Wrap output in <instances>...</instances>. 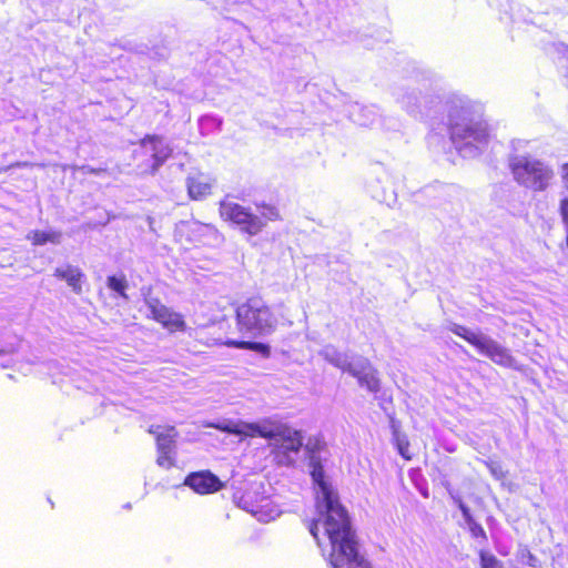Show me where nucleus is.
<instances>
[{
	"label": "nucleus",
	"instance_id": "nucleus-1",
	"mask_svg": "<svg viewBox=\"0 0 568 568\" xmlns=\"http://www.w3.org/2000/svg\"><path fill=\"white\" fill-rule=\"evenodd\" d=\"M317 446L318 442L312 447L311 440L305 445V449L311 453L317 509V517L310 524L308 530L323 554L326 549L323 547L321 534L327 540V556L332 568H371V562L359 551L346 509L339 504L336 493L325 481L323 468L315 463Z\"/></svg>",
	"mask_w": 568,
	"mask_h": 568
},
{
	"label": "nucleus",
	"instance_id": "nucleus-2",
	"mask_svg": "<svg viewBox=\"0 0 568 568\" xmlns=\"http://www.w3.org/2000/svg\"><path fill=\"white\" fill-rule=\"evenodd\" d=\"M448 131L452 143L463 158H475L489 141V130L483 119V105L464 95L446 101Z\"/></svg>",
	"mask_w": 568,
	"mask_h": 568
},
{
	"label": "nucleus",
	"instance_id": "nucleus-3",
	"mask_svg": "<svg viewBox=\"0 0 568 568\" xmlns=\"http://www.w3.org/2000/svg\"><path fill=\"white\" fill-rule=\"evenodd\" d=\"M215 427L237 436H260L268 439L272 453L281 465H292L304 445L300 430L274 419H264L260 423L225 420Z\"/></svg>",
	"mask_w": 568,
	"mask_h": 568
},
{
	"label": "nucleus",
	"instance_id": "nucleus-4",
	"mask_svg": "<svg viewBox=\"0 0 568 568\" xmlns=\"http://www.w3.org/2000/svg\"><path fill=\"white\" fill-rule=\"evenodd\" d=\"M236 322L240 332L260 338L275 332L278 320L263 298L251 297L237 306Z\"/></svg>",
	"mask_w": 568,
	"mask_h": 568
},
{
	"label": "nucleus",
	"instance_id": "nucleus-5",
	"mask_svg": "<svg viewBox=\"0 0 568 568\" xmlns=\"http://www.w3.org/2000/svg\"><path fill=\"white\" fill-rule=\"evenodd\" d=\"M508 162L515 181L534 192L545 191L554 179L552 169L531 155L513 154Z\"/></svg>",
	"mask_w": 568,
	"mask_h": 568
},
{
	"label": "nucleus",
	"instance_id": "nucleus-6",
	"mask_svg": "<svg viewBox=\"0 0 568 568\" xmlns=\"http://www.w3.org/2000/svg\"><path fill=\"white\" fill-rule=\"evenodd\" d=\"M220 214L223 220L233 222L241 230L250 235L258 234L265 226V222L256 214H253L241 204L222 201L220 204Z\"/></svg>",
	"mask_w": 568,
	"mask_h": 568
},
{
	"label": "nucleus",
	"instance_id": "nucleus-7",
	"mask_svg": "<svg viewBox=\"0 0 568 568\" xmlns=\"http://www.w3.org/2000/svg\"><path fill=\"white\" fill-rule=\"evenodd\" d=\"M261 486H252L240 499V506L251 513L257 520L268 523L276 519L281 510L268 497L257 498Z\"/></svg>",
	"mask_w": 568,
	"mask_h": 568
},
{
	"label": "nucleus",
	"instance_id": "nucleus-8",
	"mask_svg": "<svg viewBox=\"0 0 568 568\" xmlns=\"http://www.w3.org/2000/svg\"><path fill=\"white\" fill-rule=\"evenodd\" d=\"M396 99L402 108L414 116L429 113L440 102L438 95L422 94L418 89H402L396 93Z\"/></svg>",
	"mask_w": 568,
	"mask_h": 568
},
{
	"label": "nucleus",
	"instance_id": "nucleus-9",
	"mask_svg": "<svg viewBox=\"0 0 568 568\" xmlns=\"http://www.w3.org/2000/svg\"><path fill=\"white\" fill-rule=\"evenodd\" d=\"M141 148L152 159L151 173L154 174L160 166L171 156L173 149L170 143L161 136L148 135L141 141Z\"/></svg>",
	"mask_w": 568,
	"mask_h": 568
},
{
	"label": "nucleus",
	"instance_id": "nucleus-10",
	"mask_svg": "<svg viewBox=\"0 0 568 568\" xmlns=\"http://www.w3.org/2000/svg\"><path fill=\"white\" fill-rule=\"evenodd\" d=\"M149 313L153 320L170 332L183 331L185 323L179 313L171 311L156 298L145 300Z\"/></svg>",
	"mask_w": 568,
	"mask_h": 568
},
{
	"label": "nucleus",
	"instance_id": "nucleus-11",
	"mask_svg": "<svg viewBox=\"0 0 568 568\" xmlns=\"http://www.w3.org/2000/svg\"><path fill=\"white\" fill-rule=\"evenodd\" d=\"M475 347L497 365L511 367L515 363L510 352L486 334H481Z\"/></svg>",
	"mask_w": 568,
	"mask_h": 568
},
{
	"label": "nucleus",
	"instance_id": "nucleus-12",
	"mask_svg": "<svg viewBox=\"0 0 568 568\" xmlns=\"http://www.w3.org/2000/svg\"><path fill=\"white\" fill-rule=\"evenodd\" d=\"M349 374L356 377L359 386L365 387L368 392L377 393L379 390L381 382L377 376V371L367 358L355 356Z\"/></svg>",
	"mask_w": 568,
	"mask_h": 568
},
{
	"label": "nucleus",
	"instance_id": "nucleus-13",
	"mask_svg": "<svg viewBox=\"0 0 568 568\" xmlns=\"http://www.w3.org/2000/svg\"><path fill=\"white\" fill-rule=\"evenodd\" d=\"M150 432L156 435L159 453L156 464L162 468L172 467L174 465L175 437L178 435L174 427H170L161 432L153 429Z\"/></svg>",
	"mask_w": 568,
	"mask_h": 568
},
{
	"label": "nucleus",
	"instance_id": "nucleus-14",
	"mask_svg": "<svg viewBox=\"0 0 568 568\" xmlns=\"http://www.w3.org/2000/svg\"><path fill=\"white\" fill-rule=\"evenodd\" d=\"M183 485L190 487L192 490L200 495L212 494L223 487L219 477L209 470H201L189 474L185 477Z\"/></svg>",
	"mask_w": 568,
	"mask_h": 568
},
{
	"label": "nucleus",
	"instance_id": "nucleus-15",
	"mask_svg": "<svg viewBox=\"0 0 568 568\" xmlns=\"http://www.w3.org/2000/svg\"><path fill=\"white\" fill-rule=\"evenodd\" d=\"M186 186L190 197L201 201L211 193L212 183L209 176L197 173L187 178Z\"/></svg>",
	"mask_w": 568,
	"mask_h": 568
},
{
	"label": "nucleus",
	"instance_id": "nucleus-16",
	"mask_svg": "<svg viewBox=\"0 0 568 568\" xmlns=\"http://www.w3.org/2000/svg\"><path fill=\"white\" fill-rule=\"evenodd\" d=\"M349 116L359 125H373L379 118L378 108L376 105H362L355 103L351 106Z\"/></svg>",
	"mask_w": 568,
	"mask_h": 568
},
{
	"label": "nucleus",
	"instance_id": "nucleus-17",
	"mask_svg": "<svg viewBox=\"0 0 568 568\" xmlns=\"http://www.w3.org/2000/svg\"><path fill=\"white\" fill-rule=\"evenodd\" d=\"M54 276L65 281L75 294H80L82 292L81 282L84 275L79 267L69 264L57 267L54 270Z\"/></svg>",
	"mask_w": 568,
	"mask_h": 568
},
{
	"label": "nucleus",
	"instance_id": "nucleus-18",
	"mask_svg": "<svg viewBox=\"0 0 568 568\" xmlns=\"http://www.w3.org/2000/svg\"><path fill=\"white\" fill-rule=\"evenodd\" d=\"M320 355L324 357L325 361L334 365L335 367L342 369L343 372L349 373L351 367L354 364V357H349L345 353L338 352L334 346L327 345L322 348Z\"/></svg>",
	"mask_w": 568,
	"mask_h": 568
},
{
	"label": "nucleus",
	"instance_id": "nucleus-19",
	"mask_svg": "<svg viewBox=\"0 0 568 568\" xmlns=\"http://www.w3.org/2000/svg\"><path fill=\"white\" fill-rule=\"evenodd\" d=\"M62 234L59 231H31L28 233L27 239L32 242L33 245H44L47 243L59 244L61 242Z\"/></svg>",
	"mask_w": 568,
	"mask_h": 568
},
{
	"label": "nucleus",
	"instance_id": "nucleus-20",
	"mask_svg": "<svg viewBox=\"0 0 568 568\" xmlns=\"http://www.w3.org/2000/svg\"><path fill=\"white\" fill-rule=\"evenodd\" d=\"M225 345L241 349H250L261 354L263 357H268L271 353L270 346L260 342L229 339L225 342Z\"/></svg>",
	"mask_w": 568,
	"mask_h": 568
},
{
	"label": "nucleus",
	"instance_id": "nucleus-21",
	"mask_svg": "<svg viewBox=\"0 0 568 568\" xmlns=\"http://www.w3.org/2000/svg\"><path fill=\"white\" fill-rule=\"evenodd\" d=\"M449 331L453 332L454 334L460 336L462 338L467 341L473 346H476L477 341H479V338L483 334L480 332H473V331L468 329L467 327L456 324V323H452L449 325Z\"/></svg>",
	"mask_w": 568,
	"mask_h": 568
},
{
	"label": "nucleus",
	"instance_id": "nucleus-22",
	"mask_svg": "<svg viewBox=\"0 0 568 568\" xmlns=\"http://www.w3.org/2000/svg\"><path fill=\"white\" fill-rule=\"evenodd\" d=\"M108 287L114 292H116L120 296L126 298L125 290L128 287V282L124 276H109L108 277Z\"/></svg>",
	"mask_w": 568,
	"mask_h": 568
},
{
	"label": "nucleus",
	"instance_id": "nucleus-23",
	"mask_svg": "<svg viewBox=\"0 0 568 568\" xmlns=\"http://www.w3.org/2000/svg\"><path fill=\"white\" fill-rule=\"evenodd\" d=\"M561 178L564 190L561 192L560 213H568V164L562 165Z\"/></svg>",
	"mask_w": 568,
	"mask_h": 568
},
{
	"label": "nucleus",
	"instance_id": "nucleus-24",
	"mask_svg": "<svg viewBox=\"0 0 568 568\" xmlns=\"http://www.w3.org/2000/svg\"><path fill=\"white\" fill-rule=\"evenodd\" d=\"M481 568H503V564L491 554L480 552Z\"/></svg>",
	"mask_w": 568,
	"mask_h": 568
},
{
	"label": "nucleus",
	"instance_id": "nucleus-25",
	"mask_svg": "<svg viewBox=\"0 0 568 568\" xmlns=\"http://www.w3.org/2000/svg\"><path fill=\"white\" fill-rule=\"evenodd\" d=\"M12 354H13L12 347L6 348V347L0 346V367L1 368H6L11 365Z\"/></svg>",
	"mask_w": 568,
	"mask_h": 568
},
{
	"label": "nucleus",
	"instance_id": "nucleus-26",
	"mask_svg": "<svg viewBox=\"0 0 568 568\" xmlns=\"http://www.w3.org/2000/svg\"><path fill=\"white\" fill-rule=\"evenodd\" d=\"M467 525L474 538H480L483 541L487 540V535L480 524L473 520Z\"/></svg>",
	"mask_w": 568,
	"mask_h": 568
},
{
	"label": "nucleus",
	"instance_id": "nucleus-27",
	"mask_svg": "<svg viewBox=\"0 0 568 568\" xmlns=\"http://www.w3.org/2000/svg\"><path fill=\"white\" fill-rule=\"evenodd\" d=\"M264 222L265 220L274 221L278 217V212L273 206H263L261 211V215H258Z\"/></svg>",
	"mask_w": 568,
	"mask_h": 568
},
{
	"label": "nucleus",
	"instance_id": "nucleus-28",
	"mask_svg": "<svg viewBox=\"0 0 568 568\" xmlns=\"http://www.w3.org/2000/svg\"><path fill=\"white\" fill-rule=\"evenodd\" d=\"M487 467L489 468L491 475L496 479H501L505 477V471L503 470V467L500 466V464L495 463V462H489V463H487Z\"/></svg>",
	"mask_w": 568,
	"mask_h": 568
},
{
	"label": "nucleus",
	"instance_id": "nucleus-29",
	"mask_svg": "<svg viewBox=\"0 0 568 568\" xmlns=\"http://www.w3.org/2000/svg\"><path fill=\"white\" fill-rule=\"evenodd\" d=\"M455 501L457 503L458 508L460 509L462 515H463V517H464L465 521H466L467 524H469L470 521H473V520H474V518H473V516H471V514H470V509L468 508V506H466V505L463 503V500H462L460 498L455 499Z\"/></svg>",
	"mask_w": 568,
	"mask_h": 568
},
{
	"label": "nucleus",
	"instance_id": "nucleus-30",
	"mask_svg": "<svg viewBox=\"0 0 568 568\" xmlns=\"http://www.w3.org/2000/svg\"><path fill=\"white\" fill-rule=\"evenodd\" d=\"M200 124L202 128H204L205 125H214L220 130L222 125V120L217 116H204L201 119Z\"/></svg>",
	"mask_w": 568,
	"mask_h": 568
},
{
	"label": "nucleus",
	"instance_id": "nucleus-31",
	"mask_svg": "<svg viewBox=\"0 0 568 568\" xmlns=\"http://www.w3.org/2000/svg\"><path fill=\"white\" fill-rule=\"evenodd\" d=\"M523 560L530 567H538L539 560L538 558L532 555L529 550H525L523 554Z\"/></svg>",
	"mask_w": 568,
	"mask_h": 568
},
{
	"label": "nucleus",
	"instance_id": "nucleus-32",
	"mask_svg": "<svg viewBox=\"0 0 568 568\" xmlns=\"http://www.w3.org/2000/svg\"><path fill=\"white\" fill-rule=\"evenodd\" d=\"M407 445H408L407 443H405V445H404V442H403V440H400V439H398V440H397V446H398L399 454H400L403 457H405V458H408V457L406 456V453H405V448H406V446H407Z\"/></svg>",
	"mask_w": 568,
	"mask_h": 568
},
{
	"label": "nucleus",
	"instance_id": "nucleus-33",
	"mask_svg": "<svg viewBox=\"0 0 568 568\" xmlns=\"http://www.w3.org/2000/svg\"><path fill=\"white\" fill-rule=\"evenodd\" d=\"M31 164L28 163V162H17L14 164H11L10 166H8V169L10 168H26V166H30Z\"/></svg>",
	"mask_w": 568,
	"mask_h": 568
},
{
	"label": "nucleus",
	"instance_id": "nucleus-34",
	"mask_svg": "<svg viewBox=\"0 0 568 568\" xmlns=\"http://www.w3.org/2000/svg\"><path fill=\"white\" fill-rule=\"evenodd\" d=\"M101 170H97V169H88V172L90 173H93V174H98Z\"/></svg>",
	"mask_w": 568,
	"mask_h": 568
},
{
	"label": "nucleus",
	"instance_id": "nucleus-35",
	"mask_svg": "<svg viewBox=\"0 0 568 568\" xmlns=\"http://www.w3.org/2000/svg\"><path fill=\"white\" fill-rule=\"evenodd\" d=\"M6 170H7V169L0 168V173H1V172H3V171H6Z\"/></svg>",
	"mask_w": 568,
	"mask_h": 568
}]
</instances>
